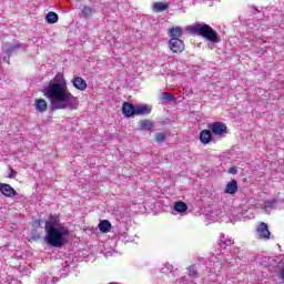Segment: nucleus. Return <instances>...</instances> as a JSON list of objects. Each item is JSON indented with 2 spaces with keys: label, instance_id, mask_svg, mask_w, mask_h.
<instances>
[{
  "label": "nucleus",
  "instance_id": "27",
  "mask_svg": "<svg viewBox=\"0 0 284 284\" xmlns=\"http://www.w3.org/2000/svg\"><path fill=\"white\" fill-rule=\"evenodd\" d=\"M92 14V8L83 7L81 10V17H90Z\"/></svg>",
  "mask_w": 284,
  "mask_h": 284
},
{
  "label": "nucleus",
  "instance_id": "2",
  "mask_svg": "<svg viewBox=\"0 0 284 284\" xmlns=\"http://www.w3.org/2000/svg\"><path fill=\"white\" fill-rule=\"evenodd\" d=\"M45 236L44 241L51 247H63L70 239V230L60 223L59 217L51 215L45 222Z\"/></svg>",
  "mask_w": 284,
  "mask_h": 284
},
{
  "label": "nucleus",
  "instance_id": "30",
  "mask_svg": "<svg viewBox=\"0 0 284 284\" xmlns=\"http://www.w3.org/2000/svg\"><path fill=\"white\" fill-rule=\"evenodd\" d=\"M239 170L236 169V166H232V168H230L229 169V174H236V172H237Z\"/></svg>",
  "mask_w": 284,
  "mask_h": 284
},
{
  "label": "nucleus",
  "instance_id": "17",
  "mask_svg": "<svg viewBox=\"0 0 284 284\" xmlns=\"http://www.w3.org/2000/svg\"><path fill=\"white\" fill-rule=\"evenodd\" d=\"M98 227H99L100 232H102V234H108V232H110V230H112V224L108 220H102V221H100Z\"/></svg>",
  "mask_w": 284,
  "mask_h": 284
},
{
  "label": "nucleus",
  "instance_id": "1",
  "mask_svg": "<svg viewBox=\"0 0 284 284\" xmlns=\"http://www.w3.org/2000/svg\"><path fill=\"white\" fill-rule=\"evenodd\" d=\"M42 92L50 101L52 110H77L79 108V101L68 89V81L63 73L55 74Z\"/></svg>",
  "mask_w": 284,
  "mask_h": 284
},
{
  "label": "nucleus",
  "instance_id": "33",
  "mask_svg": "<svg viewBox=\"0 0 284 284\" xmlns=\"http://www.w3.org/2000/svg\"><path fill=\"white\" fill-rule=\"evenodd\" d=\"M77 1H81V0H77Z\"/></svg>",
  "mask_w": 284,
  "mask_h": 284
},
{
  "label": "nucleus",
  "instance_id": "9",
  "mask_svg": "<svg viewBox=\"0 0 284 284\" xmlns=\"http://www.w3.org/2000/svg\"><path fill=\"white\" fill-rule=\"evenodd\" d=\"M0 192L3 196H7V199H14V196H17V191L11 187L10 184L2 183L0 185Z\"/></svg>",
  "mask_w": 284,
  "mask_h": 284
},
{
  "label": "nucleus",
  "instance_id": "4",
  "mask_svg": "<svg viewBox=\"0 0 284 284\" xmlns=\"http://www.w3.org/2000/svg\"><path fill=\"white\" fill-rule=\"evenodd\" d=\"M169 49L173 51L174 54H181L185 50V43L181 38H171L169 40Z\"/></svg>",
  "mask_w": 284,
  "mask_h": 284
},
{
  "label": "nucleus",
  "instance_id": "7",
  "mask_svg": "<svg viewBox=\"0 0 284 284\" xmlns=\"http://www.w3.org/2000/svg\"><path fill=\"white\" fill-rule=\"evenodd\" d=\"M223 255H219L211 257V263H213V266L211 267L212 272H214V274H221V270H223V267H225V264L223 263Z\"/></svg>",
  "mask_w": 284,
  "mask_h": 284
},
{
  "label": "nucleus",
  "instance_id": "20",
  "mask_svg": "<svg viewBox=\"0 0 284 284\" xmlns=\"http://www.w3.org/2000/svg\"><path fill=\"white\" fill-rule=\"evenodd\" d=\"M173 209L175 210V212L182 214V212H187V204H185L184 202H176L173 205Z\"/></svg>",
  "mask_w": 284,
  "mask_h": 284
},
{
  "label": "nucleus",
  "instance_id": "19",
  "mask_svg": "<svg viewBox=\"0 0 284 284\" xmlns=\"http://www.w3.org/2000/svg\"><path fill=\"white\" fill-rule=\"evenodd\" d=\"M140 130L150 131L152 128H154V124L150 120H143L139 123Z\"/></svg>",
  "mask_w": 284,
  "mask_h": 284
},
{
  "label": "nucleus",
  "instance_id": "18",
  "mask_svg": "<svg viewBox=\"0 0 284 284\" xmlns=\"http://www.w3.org/2000/svg\"><path fill=\"white\" fill-rule=\"evenodd\" d=\"M234 244V240H232V237L225 236V235H221L220 236V246L223 247V250H225V247H230V245Z\"/></svg>",
  "mask_w": 284,
  "mask_h": 284
},
{
  "label": "nucleus",
  "instance_id": "24",
  "mask_svg": "<svg viewBox=\"0 0 284 284\" xmlns=\"http://www.w3.org/2000/svg\"><path fill=\"white\" fill-rule=\"evenodd\" d=\"M161 100L162 101H176V97L172 95L170 92H163L161 94Z\"/></svg>",
  "mask_w": 284,
  "mask_h": 284
},
{
  "label": "nucleus",
  "instance_id": "29",
  "mask_svg": "<svg viewBox=\"0 0 284 284\" xmlns=\"http://www.w3.org/2000/svg\"><path fill=\"white\" fill-rule=\"evenodd\" d=\"M17 176V171L10 170V173L8 174V179H14Z\"/></svg>",
  "mask_w": 284,
  "mask_h": 284
},
{
  "label": "nucleus",
  "instance_id": "5",
  "mask_svg": "<svg viewBox=\"0 0 284 284\" xmlns=\"http://www.w3.org/2000/svg\"><path fill=\"white\" fill-rule=\"evenodd\" d=\"M270 229L267 227V223L262 222L257 225L255 236L256 239H262L263 241H267L270 239Z\"/></svg>",
  "mask_w": 284,
  "mask_h": 284
},
{
  "label": "nucleus",
  "instance_id": "28",
  "mask_svg": "<svg viewBox=\"0 0 284 284\" xmlns=\"http://www.w3.org/2000/svg\"><path fill=\"white\" fill-rule=\"evenodd\" d=\"M155 141L156 143H163L165 141V133H156Z\"/></svg>",
  "mask_w": 284,
  "mask_h": 284
},
{
  "label": "nucleus",
  "instance_id": "6",
  "mask_svg": "<svg viewBox=\"0 0 284 284\" xmlns=\"http://www.w3.org/2000/svg\"><path fill=\"white\" fill-rule=\"evenodd\" d=\"M210 130L212 134L215 136H223V134H227V126L223 122H214L210 125Z\"/></svg>",
  "mask_w": 284,
  "mask_h": 284
},
{
  "label": "nucleus",
  "instance_id": "31",
  "mask_svg": "<svg viewBox=\"0 0 284 284\" xmlns=\"http://www.w3.org/2000/svg\"><path fill=\"white\" fill-rule=\"evenodd\" d=\"M33 227H41V220H36L33 222Z\"/></svg>",
  "mask_w": 284,
  "mask_h": 284
},
{
  "label": "nucleus",
  "instance_id": "12",
  "mask_svg": "<svg viewBox=\"0 0 284 284\" xmlns=\"http://www.w3.org/2000/svg\"><path fill=\"white\" fill-rule=\"evenodd\" d=\"M152 112V108L148 104H138L135 105V114L140 116H145Z\"/></svg>",
  "mask_w": 284,
  "mask_h": 284
},
{
  "label": "nucleus",
  "instance_id": "21",
  "mask_svg": "<svg viewBox=\"0 0 284 284\" xmlns=\"http://www.w3.org/2000/svg\"><path fill=\"white\" fill-rule=\"evenodd\" d=\"M45 21H47V23H57V21H59V16L55 12L50 11L45 16Z\"/></svg>",
  "mask_w": 284,
  "mask_h": 284
},
{
  "label": "nucleus",
  "instance_id": "15",
  "mask_svg": "<svg viewBox=\"0 0 284 284\" xmlns=\"http://www.w3.org/2000/svg\"><path fill=\"white\" fill-rule=\"evenodd\" d=\"M34 108L37 112H45L48 110V102L44 99H38L34 102Z\"/></svg>",
  "mask_w": 284,
  "mask_h": 284
},
{
  "label": "nucleus",
  "instance_id": "26",
  "mask_svg": "<svg viewBox=\"0 0 284 284\" xmlns=\"http://www.w3.org/2000/svg\"><path fill=\"white\" fill-rule=\"evenodd\" d=\"M189 276H191V278H196V276H199V271H196V266L189 267Z\"/></svg>",
  "mask_w": 284,
  "mask_h": 284
},
{
  "label": "nucleus",
  "instance_id": "10",
  "mask_svg": "<svg viewBox=\"0 0 284 284\" xmlns=\"http://www.w3.org/2000/svg\"><path fill=\"white\" fill-rule=\"evenodd\" d=\"M122 114H124L128 119H130V116H134V114H136V105L124 102L122 105Z\"/></svg>",
  "mask_w": 284,
  "mask_h": 284
},
{
  "label": "nucleus",
  "instance_id": "11",
  "mask_svg": "<svg viewBox=\"0 0 284 284\" xmlns=\"http://www.w3.org/2000/svg\"><path fill=\"white\" fill-rule=\"evenodd\" d=\"M200 141L203 143V145H207L211 141H213L212 138V131L204 129L200 132Z\"/></svg>",
  "mask_w": 284,
  "mask_h": 284
},
{
  "label": "nucleus",
  "instance_id": "3",
  "mask_svg": "<svg viewBox=\"0 0 284 284\" xmlns=\"http://www.w3.org/2000/svg\"><path fill=\"white\" fill-rule=\"evenodd\" d=\"M186 31L191 34H197L199 37H203L206 41L211 43H220L221 38H219V33L216 30L212 29L209 24L205 23H195L193 26H189Z\"/></svg>",
  "mask_w": 284,
  "mask_h": 284
},
{
  "label": "nucleus",
  "instance_id": "22",
  "mask_svg": "<svg viewBox=\"0 0 284 284\" xmlns=\"http://www.w3.org/2000/svg\"><path fill=\"white\" fill-rule=\"evenodd\" d=\"M278 205V202L276 200H271L264 202V210L265 212H268L270 210H274Z\"/></svg>",
  "mask_w": 284,
  "mask_h": 284
},
{
  "label": "nucleus",
  "instance_id": "14",
  "mask_svg": "<svg viewBox=\"0 0 284 284\" xmlns=\"http://www.w3.org/2000/svg\"><path fill=\"white\" fill-rule=\"evenodd\" d=\"M168 34L171 39H181L183 37V29L181 27H173L169 29Z\"/></svg>",
  "mask_w": 284,
  "mask_h": 284
},
{
  "label": "nucleus",
  "instance_id": "25",
  "mask_svg": "<svg viewBox=\"0 0 284 284\" xmlns=\"http://www.w3.org/2000/svg\"><path fill=\"white\" fill-rule=\"evenodd\" d=\"M174 270V266L170 263H165L164 266L161 268L162 274H168V272H172Z\"/></svg>",
  "mask_w": 284,
  "mask_h": 284
},
{
  "label": "nucleus",
  "instance_id": "8",
  "mask_svg": "<svg viewBox=\"0 0 284 284\" xmlns=\"http://www.w3.org/2000/svg\"><path fill=\"white\" fill-rule=\"evenodd\" d=\"M71 83L75 90H80V92H85L88 90V82L81 77H73Z\"/></svg>",
  "mask_w": 284,
  "mask_h": 284
},
{
  "label": "nucleus",
  "instance_id": "32",
  "mask_svg": "<svg viewBox=\"0 0 284 284\" xmlns=\"http://www.w3.org/2000/svg\"><path fill=\"white\" fill-rule=\"evenodd\" d=\"M3 61H6V62L10 63V55H8V58H7V57H4V58H3Z\"/></svg>",
  "mask_w": 284,
  "mask_h": 284
},
{
  "label": "nucleus",
  "instance_id": "13",
  "mask_svg": "<svg viewBox=\"0 0 284 284\" xmlns=\"http://www.w3.org/2000/svg\"><path fill=\"white\" fill-rule=\"evenodd\" d=\"M225 194H236L239 192V182L236 180H232L229 182L224 190Z\"/></svg>",
  "mask_w": 284,
  "mask_h": 284
},
{
  "label": "nucleus",
  "instance_id": "16",
  "mask_svg": "<svg viewBox=\"0 0 284 284\" xmlns=\"http://www.w3.org/2000/svg\"><path fill=\"white\" fill-rule=\"evenodd\" d=\"M170 8V3L168 2H154L152 4L153 12H165Z\"/></svg>",
  "mask_w": 284,
  "mask_h": 284
},
{
  "label": "nucleus",
  "instance_id": "23",
  "mask_svg": "<svg viewBox=\"0 0 284 284\" xmlns=\"http://www.w3.org/2000/svg\"><path fill=\"white\" fill-rule=\"evenodd\" d=\"M17 48H20V45L19 44L10 45L8 43H4L2 45V50H3V52H6V54H12V52H14V50H17Z\"/></svg>",
  "mask_w": 284,
  "mask_h": 284
}]
</instances>
